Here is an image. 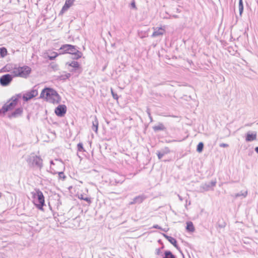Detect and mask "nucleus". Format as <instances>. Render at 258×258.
<instances>
[{
    "instance_id": "f257e3e1",
    "label": "nucleus",
    "mask_w": 258,
    "mask_h": 258,
    "mask_svg": "<svg viewBox=\"0 0 258 258\" xmlns=\"http://www.w3.org/2000/svg\"><path fill=\"white\" fill-rule=\"evenodd\" d=\"M31 69L27 66L15 67L11 71L12 75L6 74L0 78V84L3 86H7L12 82L13 77H19L27 78L31 73Z\"/></svg>"
},
{
    "instance_id": "f03ea898",
    "label": "nucleus",
    "mask_w": 258,
    "mask_h": 258,
    "mask_svg": "<svg viewBox=\"0 0 258 258\" xmlns=\"http://www.w3.org/2000/svg\"><path fill=\"white\" fill-rule=\"evenodd\" d=\"M41 98H45L47 101L52 103H58L60 98L54 89L50 88H45L42 90L41 94Z\"/></svg>"
},
{
    "instance_id": "7ed1b4c3",
    "label": "nucleus",
    "mask_w": 258,
    "mask_h": 258,
    "mask_svg": "<svg viewBox=\"0 0 258 258\" xmlns=\"http://www.w3.org/2000/svg\"><path fill=\"white\" fill-rule=\"evenodd\" d=\"M59 50L62 53H70L73 55L74 59H78L81 58L82 53L80 51L76 46L71 44H64L62 45Z\"/></svg>"
},
{
    "instance_id": "20e7f679",
    "label": "nucleus",
    "mask_w": 258,
    "mask_h": 258,
    "mask_svg": "<svg viewBox=\"0 0 258 258\" xmlns=\"http://www.w3.org/2000/svg\"><path fill=\"white\" fill-rule=\"evenodd\" d=\"M27 162L30 166H36L41 169L43 166V160L41 158L34 154H31L28 159Z\"/></svg>"
},
{
    "instance_id": "39448f33",
    "label": "nucleus",
    "mask_w": 258,
    "mask_h": 258,
    "mask_svg": "<svg viewBox=\"0 0 258 258\" xmlns=\"http://www.w3.org/2000/svg\"><path fill=\"white\" fill-rule=\"evenodd\" d=\"M33 197L36 199V202L38 203V204H36L37 207L40 210H42L43 207L44 205V197L42 191L39 189L36 190V193L34 194Z\"/></svg>"
},
{
    "instance_id": "423d86ee",
    "label": "nucleus",
    "mask_w": 258,
    "mask_h": 258,
    "mask_svg": "<svg viewBox=\"0 0 258 258\" xmlns=\"http://www.w3.org/2000/svg\"><path fill=\"white\" fill-rule=\"evenodd\" d=\"M13 99V101L9 103L8 104H5L1 109H0V113L3 112L5 113L9 111V110L12 109L17 104L18 102V99L17 98H15L13 99V98H12Z\"/></svg>"
},
{
    "instance_id": "0eeeda50",
    "label": "nucleus",
    "mask_w": 258,
    "mask_h": 258,
    "mask_svg": "<svg viewBox=\"0 0 258 258\" xmlns=\"http://www.w3.org/2000/svg\"><path fill=\"white\" fill-rule=\"evenodd\" d=\"M67 111V107L65 105H59L55 109V113L57 116L62 117Z\"/></svg>"
},
{
    "instance_id": "6e6552de",
    "label": "nucleus",
    "mask_w": 258,
    "mask_h": 258,
    "mask_svg": "<svg viewBox=\"0 0 258 258\" xmlns=\"http://www.w3.org/2000/svg\"><path fill=\"white\" fill-rule=\"evenodd\" d=\"M38 95V92L36 90L33 89L30 92L24 94L23 96V99L25 101H28Z\"/></svg>"
},
{
    "instance_id": "1a4fd4ad",
    "label": "nucleus",
    "mask_w": 258,
    "mask_h": 258,
    "mask_svg": "<svg viewBox=\"0 0 258 258\" xmlns=\"http://www.w3.org/2000/svg\"><path fill=\"white\" fill-rule=\"evenodd\" d=\"M145 199L146 197L144 195H141L136 197L134 198L133 201L130 203V205L141 204Z\"/></svg>"
},
{
    "instance_id": "9d476101",
    "label": "nucleus",
    "mask_w": 258,
    "mask_h": 258,
    "mask_svg": "<svg viewBox=\"0 0 258 258\" xmlns=\"http://www.w3.org/2000/svg\"><path fill=\"white\" fill-rule=\"evenodd\" d=\"M23 113V108L22 107H19L17 108L14 111L12 112L10 114H9V117L10 118L12 117H18L21 115Z\"/></svg>"
},
{
    "instance_id": "9b49d317",
    "label": "nucleus",
    "mask_w": 258,
    "mask_h": 258,
    "mask_svg": "<svg viewBox=\"0 0 258 258\" xmlns=\"http://www.w3.org/2000/svg\"><path fill=\"white\" fill-rule=\"evenodd\" d=\"M256 139V133L254 132L250 133L249 132L246 134L245 141L246 142H251L255 140Z\"/></svg>"
},
{
    "instance_id": "f8f14e48",
    "label": "nucleus",
    "mask_w": 258,
    "mask_h": 258,
    "mask_svg": "<svg viewBox=\"0 0 258 258\" xmlns=\"http://www.w3.org/2000/svg\"><path fill=\"white\" fill-rule=\"evenodd\" d=\"M75 0H66L64 6H63L61 12L67 11L73 5Z\"/></svg>"
},
{
    "instance_id": "ddd939ff",
    "label": "nucleus",
    "mask_w": 258,
    "mask_h": 258,
    "mask_svg": "<svg viewBox=\"0 0 258 258\" xmlns=\"http://www.w3.org/2000/svg\"><path fill=\"white\" fill-rule=\"evenodd\" d=\"M163 236L168 240L175 247L178 248L176 240L171 236H168L164 233H162Z\"/></svg>"
},
{
    "instance_id": "4468645a",
    "label": "nucleus",
    "mask_w": 258,
    "mask_h": 258,
    "mask_svg": "<svg viewBox=\"0 0 258 258\" xmlns=\"http://www.w3.org/2000/svg\"><path fill=\"white\" fill-rule=\"evenodd\" d=\"M164 30L162 28H158L155 30L154 32L153 33L152 36L153 37H156L157 36H159L162 35L164 32Z\"/></svg>"
},
{
    "instance_id": "2eb2a0df",
    "label": "nucleus",
    "mask_w": 258,
    "mask_h": 258,
    "mask_svg": "<svg viewBox=\"0 0 258 258\" xmlns=\"http://www.w3.org/2000/svg\"><path fill=\"white\" fill-rule=\"evenodd\" d=\"M170 152V150L168 148L166 147L164 149H163L161 152H158L157 153V156L159 159H161L164 155L167 154Z\"/></svg>"
},
{
    "instance_id": "dca6fc26",
    "label": "nucleus",
    "mask_w": 258,
    "mask_h": 258,
    "mask_svg": "<svg viewBox=\"0 0 258 258\" xmlns=\"http://www.w3.org/2000/svg\"><path fill=\"white\" fill-rule=\"evenodd\" d=\"M165 127L162 123H159L157 125H155L153 127V129L155 132L164 131L165 130Z\"/></svg>"
},
{
    "instance_id": "f3484780",
    "label": "nucleus",
    "mask_w": 258,
    "mask_h": 258,
    "mask_svg": "<svg viewBox=\"0 0 258 258\" xmlns=\"http://www.w3.org/2000/svg\"><path fill=\"white\" fill-rule=\"evenodd\" d=\"M66 64L69 66L73 68L74 70H78L80 68V64L76 61H73L71 62H68Z\"/></svg>"
},
{
    "instance_id": "a211bd4d",
    "label": "nucleus",
    "mask_w": 258,
    "mask_h": 258,
    "mask_svg": "<svg viewBox=\"0 0 258 258\" xmlns=\"http://www.w3.org/2000/svg\"><path fill=\"white\" fill-rule=\"evenodd\" d=\"M98 121L97 120V119L96 117L95 116L94 117V120L92 121V129L95 132V133H97L98 131Z\"/></svg>"
},
{
    "instance_id": "6ab92c4d",
    "label": "nucleus",
    "mask_w": 258,
    "mask_h": 258,
    "mask_svg": "<svg viewBox=\"0 0 258 258\" xmlns=\"http://www.w3.org/2000/svg\"><path fill=\"white\" fill-rule=\"evenodd\" d=\"M186 230L189 232H194L195 228L191 222H188L186 223Z\"/></svg>"
},
{
    "instance_id": "aec40b11",
    "label": "nucleus",
    "mask_w": 258,
    "mask_h": 258,
    "mask_svg": "<svg viewBox=\"0 0 258 258\" xmlns=\"http://www.w3.org/2000/svg\"><path fill=\"white\" fill-rule=\"evenodd\" d=\"M165 256L163 258H176L170 251H166L164 252Z\"/></svg>"
},
{
    "instance_id": "412c9836",
    "label": "nucleus",
    "mask_w": 258,
    "mask_h": 258,
    "mask_svg": "<svg viewBox=\"0 0 258 258\" xmlns=\"http://www.w3.org/2000/svg\"><path fill=\"white\" fill-rule=\"evenodd\" d=\"M7 54V50L5 47L0 48V55L2 57H4Z\"/></svg>"
},
{
    "instance_id": "4be33fe9",
    "label": "nucleus",
    "mask_w": 258,
    "mask_h": 258,
    "mask_svg": "<svg viewBox=\"0 0 258 258\" xmlns=\"http://www.w3.org/2000/svg\"><path fill=\"white\" fill-rule=\"evenodd\" d=\"M247 195V191H241L240 192L236 194L235 195L234 197L236 198L239 197L240 196H243V197H246Z\"/></svg>"
},
{
    "instance_id": "5701e85b",
    "label": "nucleus",
    "mask_w": 258,
    "mask_h": 258,
    "mask_svg": "<svg viewBox=\"0 0 258 258\" xmlns=\"http://www.w3.org/2000/svg\"><path fill=\"white\" fill-rule=\"evenodd\" d=\"M79 198L80 199H81V200L86 201L88 204H90L91 202V199L89 198L85 197L82 194H81L80 196H79Z\"/></svg>"
},
{
    "instance_id": "b1692460",
    "label": "nucleus",
    "mask_w": 258,
    "mask_h": 258,
    "mask_svg": "<svg viewBox=\"0 0 258 258\" xmlns=\"http://www.w3.org/2000/svg\"><path fill=\"white\" fill-rule=\"evenodd\" d=\"M238 7H239V14L241 16L243 11V5L242 0L239 1Z\"/></svg>"
},
{
    "instance_id": "393cba45",
    "label": "nucleus",
    "mask_w": 258,
    "mask_h": 258,
    "mask_svg": "<svg viewBox=\"0 0 258 258\" xmlns=\"http://www.w3.org/2000/svg\"><path fill=\"white\" fill-rule=\"evenodd\" d=\"M204 148V144L202 142H200L198 144L197 148V151L198 152H201Z\"/></svg>"
},
{
    "instance_id": "a878e982",
    "label": "nucleus",
    "mask_w": 258,
    "mask_h": 258,
    "mask_svg": "<svg viewBox=\"0 0 258 258\" xmlns=\"http://www.w3.org/2000/svg\"><path fill=\"white\" fill-rule=\"evenodd\" d=\"M77 148H78V151H79V152H84V151H85V150H84V149L83 148V144L81 143H79L77 145Z\"/></svg>"
},
{
    "instance_id": "bb28decb",
    "label": "nucleus",
    "mask_w": 258,
    "mask_h": 258,
    "mask_svg": "<svg viewBox=\"0 0 258 258\" xmlns=\"http://www.w3.org/2000/svg\"><path fill=\"white\" fill-rule=\"evenodd\" d=\"M52 55L48 56V58L50 60H53L55 59V58L56 57V56L58 55V54L55 52H53L51 53Z\"/></svg>"
},
{
    "instance_id": "cd10ccee",
    "label": "nucleus",
    "mask_w": 258,
    "mask_h": 258,
    "mask_svg": "<svg viewBox=\"0 0 258 258\" xmlns=\"http://www.w3.org/2000/svg\"><path fill=\"white\" fill-rule=\"evenodd\" d=\"M71 77V74L70 73H67L64 75H62L60 76V79L61 80H66L67 79Z\"/></svg>"
},
{
    "instance_id": "c85d7f7f",
    "label": "nucleus",
    "mask_w": 258,
    "mask_h": 258,
    "mask_svg": "<svg viewBox=\"0 0 258 258\" xmlns=\"http://www.w3.org/2000/svg\"><path fill=\"white\" fill-rule=\"evenodd\" d=\"M111 94H112V96L113 98L114 99L117 100L118 99V98L117 94L115 93V92H114V91H113V90L112 89H111Z\"/></svg>"
},
{
    "instance_id": "c756f323",
    "label": "nucleus",
    "mask_w": 258,
    "mask_h": 258,
    "mask_svg": "<svg viewBox=\"0 0 258 258\" xmlns=\"http://www.w3.org/2000/svg\"><path fill=\"white\" fill-rule=\"evenodd\" d=\"M153 228H156V229H161L165 232H166L167 231V230H166L165 229H162L160 226H159V225H154L153 226Z\"/></svg>"
},
{
    "instance_id": "7c9ffc66",
    "label": "nucleus",
    "mask_w": 258,
    "mask_h": 258,
    "mask_svg": "<svg viewBox=\"0 0 258 258\" xmlns=\"http://www.w3.org/2000/svg\"><path fill=\"white\" fill-rule=\"evenodd\" d=\"M216 181H212L209 182L208 183V187H211L214 186L216 185Z\"/></svg>"
},
{
    "instance_id": "2f4dec72",
    "label": "nucleus",
    "mask_w": 258,
    "mask_h": 258,
    "mask_svg": "<svg viewBox=\"0 0 258 258\" xmlns=\"http://www.w3.org/2000/svg\"><path fill=\"white\" fill-rule=\"evenodd\" d=\"M58 175L60 178H63V179L66 178V176L64 175V173L62 172H59Z\"/></svg>"
},
{
    "instance_id": "473e14b6",
    "label": "nucleus",
    "mask_w": 258,
    "mask_h": 258,
    "mask_svg": "<svg viewBox=\"0 0 258 258\" xmlns=\"http://www.w3.org/2000/svg\"><path fill=\"white\" fill-rule=\"evenodd\" d=\"M203 187L206 190H208L210 188L208 187V183H205L203 185Z\"/></svg>"
},
{
    "instance_id": "72a5a7b5",
    "label": "nucleus",
    "mask_w": 258,
    "mask_h": 258,
    "mask_svg": "<svg viewBox=\"0 0 258 258\" xmlns=\"http://www.w3.org/2000/svg\"><path fill=\"white\" fill-rule=\"evenodd\" d=\"M225 226H226V223L225 222H223L222 224H220V223L218 224V227L220 228H223L225 227Z\"/></svg>"
},
{
    "instance_id": "f704fd0d",
    "label": "nucleus",
    "mask_w": 258,
    "mask_h": 258,
    "mask_svg": "<svg viewBox=\"0 0 258 258\" xmlns=\"http://www.w3.org/2000/svg\"><path fill=\"white\" fill-rule=\"evenodd\" d=\"M220 147H223V148H226V147H228L229 146V145L227 144H225V143H221L220 144Z\"/></svg>"
},
{
    "instance_id": "c9c22d12",
    "label": "nucleus",
    "mask_w": 258,
    "mask_h": 258,
    "mask_svg": "<svg viewBox=\"0 0 258 258\" xmlns=\"http://www.w3.org/2000/svg\"><path fill=\"white\" fill-rule=\"evenodd\" d=\"M161 250L160 248H157L155 250V253L157 254V255H160L161 254Z\"/></svg>"
},
{
    "instance_id": "e433bc0d",
    "label": "nucleus",
    "mask_w": 258,
    "mask_h": 258,
    "mask_svg": "<svg viewBox=\"0 0 258 258\" xmlns=\"http://www.w3.org/2000/svg\"><path fill=\"white\" fill-rule=\"evenodd\" d=\"M131 7L133 8H134V9H136V4H135V1H133V2H132V3H131Z\"/></svg>"
},
{
    "instance_id": "4c0bfd02",
    "label": "nucleus",
    "mask_w": 258,
    "mask_h": 258,
    "mask_svg": "<svg viewBox=\"0 0 258 258\" xmlns=\"http://www.w3.org/2000/svg\"><path fill=\"white\" fill-rule=\"evenodd\" d=\"M147 113L148 115V116H150V115H151V113H150V109L149 108H147Z\"/></svg>"
},
{
    "instance_id": "58836bf2",
    "label": "nucleus",
    "mask_w": 258,
    "mask_h": 258,
    "mask_svg": "<svg viewBox=\"0 0 258 258\" xmlns=\"http://www.w3.org/2000/svg\"><path fill=\"white\" fill-rule=\"evenodd\" d=\"M178 198H179V200L180 201H183L182 198L180 195H178Z\"/></svg>"
},
{
    "instance_id": "ea45409f",
    "label": "nucleus",
    "mask_w": 258,
    "mask_h": 258,
    "mask_svg": "<svg viewBox=\"0 0 258 258\" xmlns=\"http://www.w3.org/2000/svg\"><path fill=\"white\" fill-rule=\"evenodd\" d=\"M255 151L258 154V147L255 148Z\"/></svg>"
},
{
    "instance_id": "a19ab883",
    "label": "nucleus",
    "mask_w": 258,
    "mask_h": 258,
    "mask_svg": "<svg viewBox=\"0 0 258 258\" xmlns=\"http://www.w3.org/2000/svg\"><path fill=\"white\" fill-rule=\"evenodd\" d=\"M149 117L150 118V121L152 122L153 121V119L151 115H150V116H149Z\"/></svg>"
},
{
    "instance_id": "79ce46f5",
    "label": "nucleus",
    "mask_w": 258,
    "mask_h": 258,
    "mask_svg": "<svg viewBox=\"0 0 258 258\" xmlns=\"http://www.w3.org/2000/svg\"><path fill=\"white\" fill-rule=\"evenodd\" d=\"M176 12H178V13H180V10L178 9V8H176Z\"/></svg>"
},
{
    "instance_id": "37998d69",
    "label": "nucleus",
    "mask_w": 258,
    "mask_h": 258,
    "mask_svg": "<svg viewBox=\"0 0 258 258\" xmlns=\"http://www.w3.org/2000/svg\"><path fill=\"white\" fill-rule=\"evenodd\" d=\"M173 17L175 18H178V16L177 15H173Z\"/></svg>"
},
{
    "instance_id": "c03bdc74",
    "label": "nucleus",
    "mask_w": 258,
    "mask_h": 258,
    "mask_svg": "<svg viewBox=\"0 0 258 258\" xmlns=\"http://www.w3.org/2000/svg\"><path fill=\"white\" fill-rule=\"evenodd\" d=\"M2 193L0 192V198L2 197Z\"/></svg>"
},
{
    "instance_id": "a18cd8bd",
    "label": "nucleus",
    "mask_w": 258,
    "mask_h": 258,
    "mask_svg": "<svg viewBox=\"0 0 258 258\" xmlns=\"http://www.w3.org/2000/svg\"><path fill=\"white\" fill-rule=\"evenodd\" d=\"M18 96H19V97H21V95H20V94H19V95H18Z\"/></svg>"
},
{
    "instance_id": "49530a36",
    "label": "nucleus",
    "mask_w": 258,
    "mask_h": 258,
    "mask_svg": "<svg viewBox=\"0 0 258 258\" xmlns=\"http://www.w3.org/2000/svg\"><path fill=\"white\" fill-rule=\"evenodd\" d=\"M50 163H51V164H53V161H51Z\"/></svg>"
},
{
    "instance_id": "de8ad7c7",
    "label": "nucleus",
    "mask_w": 258,
    "mask_h": 258,
    "mask_svg": "<svg viewBox=\"0 0 258 258\" xmlns=\"http://www.w3.org/2000/svg\"><path fill=\"white\" fill-rule=\"evenodd\" d=\"M74 70V69L70 70L71 72H72Z\"/></svg>"
}]
</instances>
